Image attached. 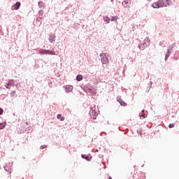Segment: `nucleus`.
Returning a JSON list of instances; mask_svg holds the SVG:
<instances>
[{
    "label": "nucleus",
    "instance_id": "1a4fd4ad",
    "mask_svg": "<svg viewBox=\"0 0 179 179\" xmlns=\"http://www.w3.org/2000/svg\"><path fill=\"white\" fill-rule=\"evenodd\" d=\"M66 93H69L73 90V86L72 85H66L65 87Z\"/></svg>",
    "mask_w": 179,
    "mask_h": 179
},
{
    "label": "nucleus",
    "instance_id": "c756f323",
    "mask_svg": "<svg viewBox=\"0 0 179 179\" xmlns=\"http://www.w3.org/2000/svg\"><path fill=\"white\" fill-rule=\"evenodd\" d=\"M96 92H94V91H92V92H91L92 96H96Z\"/></svg>",
    "mask_w": 179,
    "mask_h": 179
},
{
    "label": "nucleus",
    "instance_id": "f257e3e1",
    "mask_svg": "<svg viewBox=\"0 0 179 179\" xmlns=\"http://www.w3.org/2000/svg\"><path fill=\"white\" fill-rule=\"evenodd\" d=\"M174 3V0H159L157 3L152 4V8L154 9H159V8H163V6H170Z\"/></svg>",
    "mask_w": 179,
    "mask_h": 179
},
{
    "label": "nucleus",
    "instance_id": "72a5a7b5",
    "mask_svg": "<svg viewBox=\"0 0 179 179\" xmlns=\"http://www.w3.org/2000/svg\"><path fill=\"white\" fill-rule=\"evenodd\" d=\"M150 86H152V85H153V83L152 81H150Z\"/></svg>",
    "mask_w": 179,
    "mask_h": 179
},
{
    "label": "nucleus",
    "instance_id": "f3484780",
    "mask_svg": "<svg viewBox=\"0 0 179 179\" xmlns=\"http://www.w3.org/2000/svg\"><path fill=\"white\" fill-rule=\"evenodd\" d=\"M8 85H10V87H15V80H9Z\"/></svg>",
    "mask_w": 179,
    "mask_h": 179
},
{
    "label": "nucleus",
    "instance_id": "393cba45",
    "mask_svg": "<svg viewBox=\"0 0 179 179\" xmlns=\"http://www.w3.org/2000/svg\"><path fill=\"white\" fill-rule=\"evenodd\" d=\"M117 20V17L115 16H112L110 19V22H115Z\"/></svg>",
    "mask_w": 179,
    "mask_h": 179
},
{
    "label": "nucleus",
    "instance_id": "9d476101",
    "mask_svg": "<svg viewBox=\"0 0 179 179\" xmlns=\"http://www.w3.org/2000/svg\"><path fill=\"white\" fill-rule=\"evenodd\" d=\"M38 6L39 9H44V8H45V3H44L43 1H38Z\"/></svg>",
    "mask_w": 179,
    "mask_h": 179
},
{
    "label": "nucleus",
    "instance_id": "58836bf2",
    "mask_svg": "<svg viewBox=\"0 0 179 179\" xmlns=\"http://www.w3.org/2000/svg\"><path fill=\"white\" fill-rule=\"evenodd\" d=\"M108 179H113V178H111V176H110V177L108 178Z\"/></svg>",
    "mask_w": 179,
    "mask_h": 179
},
{
    "label": "nucleus",
    "instance_id": "79ce46f5",
    "mask_svg": "<svg viewBox=\"0 0 179 179\" xmlns=\"http://www.w3.org/2000/svg\"><path fill=\"white\" fill-rule=\"evenodd\" d=\"M148 1H150V0H148Z\"/></svg>",
    "mask_w": 179,
    "mask_h": 179
},
{
    "label": "nucleus",
    "instance_id": "39448f33",
    "mask_svg": "<svg viewBox=\"0 0 179 179\" xmlns=\"http://www.w3.org/2000/svg\"><path fill=\"white\" fill-rule=\"evenodd\" d=\"M89 115L94 120H96L97 115H99V113L96 112V108H91V110L89 112Z\"/></svg>",
    "mask_w": 179,
    "mask_h": 179
},
{
    "label": "nucleus",
    "instance_id": "4468645a",
    "mask_svg": "<svg viewBox=\"0 0 179 179\" xmlns=\"http://www.w3.org/2000/svg\"><path fill=\"white\" fill-rule=\"evenodd\" d=\"M20 5H21V3L20 1L16 2L14 5L15 10H17L19 9V8H20Z\"/></svg>",
    "mask_w": 179,
    "mask_h": 179
},
{
    "label": "nucleus",
    "instance_id": "cd10ccee",
    "mask_svg": "<svg viewBox=\"0 0 179 179\" xmlns=\"http://www.w3.org/2000/svg\"><path fill=\"white\" fill-rule=\"evenodd\" d=\"M6 89H9V87H10V85H9V83L8 82V83L6 84Z\"/></svg>",
    "mask_w": 179,
    "mask_h": 179
},
{
    "label": "nucleus",
    "instance_id": "a878e982",
    "mask_svg": "<svg viewBox=\"0 0 179 179\" xmlns=\"http://www.w3.org/2000/svg\"><path fill=\"white\" fill-rule=\"evenodd\" d=\"M87 91L88 93H90V94H91L92 92H93V89H92V88H88V89L87 90Z\"/></svg>",
    "mask_w": 179,
    "mask_h": 179
},
{
    "label": "nucleus",
    "instance_id": "c9c22d12",
    "mask_svg": "<svg viewBox=\"0 0 179 179\" xmlns=\"http://www.w3.org/2000/svg\"><path fill=\"white\" fill-rule=\"evenodd\" d=\"M141 113H145V110H143L141 111Z\"/></svg>",
    "mask_w": 179,
    "mask_h": 179
},
{
    "label": "nucleus",
    "instance_id": "4be33fe9",
    "mask_svg": "<svg viewBox=\"0 0 179 179\" xmlns=\"http://www.w3.org/2000/svg\"><path fill=\"white\" fill-rule=\"evenodd\" d=\"M139 116L141 118H146V117H148V115H146L145 113H140Z\"/></svg>",
    "mask_w": 179,
    "mask_h": 179
},
{
    "label": "nucleus",
    "instance_id": "bb28decb",
    "mask_svg": "<svg viewBox=\"0 0 179 179\" xmlns=\"http://www.w3.org/2000/svg\"><path fill=\"white\" fill-rule=\"evenodd\" d=\"M169 128H174V124L173 123H171L169 124Z\"/></svg>",
    "mask_w": 179,
    "mask_h": 179
},
{
    "label": "nucleus",
    "instance_id": "f8f14e48",
    "mask_svg": "<svg viewBox=\"0 0 179 179\" xmlns=\"http://www.w3.org/2000/svg\"><path fill=\"white\" fill-rule=\"evenodd\" d=\"M171 54V50H167V52H166V55H165V61H167V59H169V57H170V55Z\"/></svg>",
    "mask_w": 179,
    "mask_h": 179
},
{
    "label": "nucleus",
    "instance_id": "473e14b6",
    "mask_svg": "<svg viewBox=\"0 0 179 179\" xmlns=\"http://www.w3.org/2000/svg\"><path fill=\"white\" fill-rule=\"evenodd\" d=\"M38 19H40L41 20H43L44 19V17H38Z\"/></svg>",
    "mask_w": 179,
    "mask_h": 179
},
{
    "label": "nucleus",
    "instance_id": "423d86ee",
    "mask_svg": "<svg viewBox=\"0 0 179 179\" xmlns=\"http://www.w3.org/2000/svg\"><path fill=\"white\" fill-rule=\"evenodd\" d=\"M21 129H24V130H22V132L23 133L25 132V134H30V132H33V128L30 126L28 127H26L25 129H24V127H22Z\"/></svg>",
    "mask_w": 179,
    "mask_h": 179
},
{
    "label": "nucleus",
    "instance_id": "20e7f679",
    "mask_svg": "<svg viewBox=\"0 0 179 179\" xmlns=\"http://www.w3.org/2000/svg\"><path fill=\"white\" fill-rule=\"evenodd\" d=\"M39 54H41V55H55V52H54V50L42 49L39 50Z\"/></svg>",
    "mask_w": 179,
    "mask_h": 179
},
{
    "label": "nucleus",
    "instance_id": "7c9ffc66",
    "mask_svg": "<svg viewBox=\"0 0 179 179\" xmlns=\"http://www.w3.org/2000/svg\"><path fill=\"white\" fill-rule=\"evenodd\" d=\"M36 22H38L41 24V20L38 19V17L36 18Z\"/></svg>",
    "mask_w": 179,
    "mask_h": 179
},
{
    "label": "nucleus",
    "instance_id": "7ed1b4c3",
    "mask_svg": "<svg viewBox=\"0 0 179 179\" xmlns=\"http://www.w3.org/2000/svg\"><path fill=\"white\" fill-rule=\"evenodd\" d=\"M100 57H101V61L103 65H107L108 64V54L107 53H101Z\"/></svg>",
    "mask_w": 179,
    "mask_h": 179
},
{
    "label": "nucleus",
    "instance_id": "4c0bfd02",
    "mask_svg": "<svg viewBox=\"0 0 179 179\" xmlns=\"http://www.w3.org/2000/svg\"><path fill=\"white\" fill-rule=\"evenodd\" d=\"M2 89H3V88H2V87H0V90H2Z\"/></svg>",
    "mask_w": 179,
    "mask_h": 179
},
{
    "label": "nucleus",
    "instance_id": "ea45409f",
    "mask_svg": "<svg viewBox=\"0 0 179 179\" xmlns=\"http://www.w3.org/2000/svg\"><path fill=\"white\" fill-rule=\"evenodd\" d=\"M133 29H135V27H133Z\"/></svg>",
    "mask_w": 179,
    "mask_h": 179
},
{
    "label": "nucleus",
    "instance_id": "aec40b11",
    "mask_svg": "<svg viewBox=\"0 0 179 179\" xmlns=\"http://www.w3.org/2000/svg\"><path fill=\"white\" fill-rule=\"evenodd\" d=\"M6 127V122L0 123V129H3Z\"/></svg>",
    "mask_w": 179,
    "mask_h": 179
},
{
    "label": "nucleus",
    "instance_id": "dca6fc26",
    "mask_svg": "<svg viewBox=\"0 0 179 179\" xmlns=\"http://www.w3.org/2000/svg\"><path fill=\"white\" fill-rule=\"evenodd\" d=\"M81 157L82 159H85V160H87V162H90V158H89V155H81Z\"/></svg>",
    "mask_w": 179,
    "mask_h": 179
},
{
    "label": "nucleus",
    "instance_id": "0eeeda50",
    "mask_svg": "<svg viewBox=\"0 0 179 179\" xmlns=\"http://www.w3.org/2000/svg\"><path fill=\"white\" fill-rule=\"evenodd\" d=\"M117 101H118V103H120V106L122 107H127V103H125V101L121 99V96L117 98Z\"/></svg>",
    "mask_w": 179,
    "mask_h": 179
},
{
    "label": "nucleus",
    "instance_id": "9b49d317",
    "mask_svg": "<svg viewBox=\"0 0 179 179\" xmlns=\"http://www.w3.org/2000/svg\"><path fill=\"white\" fill-rule=\"evenodd\" d=\"M122 6H124V8H128L129 5V1H128V0H124L122 1Z\"/></svg>",
    "mask_w": 179,
    "mask_h": 179
},
{
    "label": "nucleus",
    "instance_id": "a211bd4d",
    "mask_svg": "<svg viewBox=\"0 0 179 179\" xmlns=\"http://www.w3.org/2000/svg\"><path fill=\"white\" fill-rule=\"evenodd\" d=\"M57 118V120H60V121H65V117H62L61 114H58Z\"/></svg>",
    "mask_w": 179,
    "mask_h": 179
},
{
    "label": "nucleus",
    "instance_id": "b1692460",
    "mask_svg": "<svg viewBox=\"0 0 179 179\" xmlns=\"http://www.w3.org/2000/svg\"><path fill=\"white\" fill-rule=\"evenodd\" d=\"M38 15H39L40 16H43V15H44V10H40L38 13Z\"/></svg>",
    "mask_w": 179,
    "mask_h": 179
},
{
    "label": "nucleus",
    "instance_id": "6e6552de",
    "mask_svg": "<svg viewBox=\"0 0 179 179\" xmlns=\"http://www.w3.org/2000/svg\"><path fill=\"white\" fill-rule=\"evenodd\" d=\"M55 38H56L55 34H50L49 35V42L50 43L55 42Z\"/></svg>",
    "mask_w": 179,
    "mask_h": 179
},
{
    "label": "nucleus",
    "instance_id": "6ab92c4d",
    "mask_svg": "<svg viewBox=\"0 0 179 179\" xmlns=\"http://www.w3.org/2000/svg\"><path fill=\"white\" fill-rule=\"evenodd\" d=\"M110 19L109 18L108 16H103V21L106 22V23H110Z\"/></svg>",
    "mask_w": 179,
    "mask_h": 179
},
{
    "label": "nucleus",
    "instance_id": "2f4dec72",
    "mask_svg": "<svg viewBox=\"0 0 179 179\" xmlns=\"http://www.w3.org/2000/svg\"><path fill=\"white\" fill-rule=\"evenodd\" d=\"M45 148H47V146H45V145H41V149H45Z\"/></svg>",
    "mask_w": 179,
    "mask_h": 179
},
{
    "label": "nucleus",
    "instance_id": "f704fd0d",
    "mask_svg": "<svg viewBox=\"0 0 179 179\" xmlns=\"http://www.w3.org/2000/svg\"><path fill=\"white\" fill-rule=\"evenodd\" d=\"M149 90H150V89H149V90H146V93H149Z\"/></svg>",
    "mask_w": 179,
    "mask_h": 179
},
{
    "label": "nucleus",
    "instance_id": "412c9836",
    "mask_svg": "<svg viewBox=\"0 0 179 179\" xmlns=\"http://www.w3.org/2000/svg\"><path fill=\"white\" fill-rule=\"evenodd\" d=\"M174 47H176V43H172L171 45H169V49H168V50H169L170 51H173V48H174Z\"/></svg>",
    "mask_w": 179,
    "mask_h": 179
},
{
    "label": "nucleus",
    "instance_id": "ddd939ff",
    "mask_svg": "<svg viewBox=\"0 0 179 179\" xmlns=\"http://www.w3.org/2000/svg\"><path fill=\"white\" fill-rule=\"evenodd\" d=\"M82 80H83V76H82L80 74L77 75V76H76V81L77 82H80Z\"/></svg>",
    "mask_w": 179,
    "mask_h": 179
},
{
    "label": "nucleus",
    "instance_id": "5701e85b",
    "mask_svg": "<svg viewBox=\"0 0 179 179\" xmlns=\"http://www.w3.org/2000/svg\"><path fill=\"white\" fill-rule=\"evenodd\" d=\"M10 97H15L16 96V91H13L10 93Z\"/></svg>",
    "mask_w": 179,
    "mask_h": 179
},
{
    "label": "nucleus",
    "instance_id": "2eb2a0df",
    "mask_svg": "<svg viewBox=\"0 0 179 179\" xmlns=\"http://www.w3.org/2000/svg\"><path fill=\"white\" fill-rule=\"evenodd\" d=\"M4 170H6L8 172L10 171V164H6L4 166Z\"/></svg>",
    "mask_w": 179,
    "mask_h": 179
},
{
    "label": "nucleus",
    "instance_id": "c85d7f7f",
    "mask_svg": "<svg viewBox=\"0 0 179 179\" xmlns=\"http://www.w3.org/2000/svg\"><path fill=\"white\" fill-rule=\"evenodd\" d=\"M3 114V109L0 108V115H2Z\"/></svg>",
    "mask_w": 179,
    "mask_h": 179
},
{
    "label": "nucleus",
    "instance_id": "a19ab883",
    "mask_svg": "<svg viewBox=\"0 0 179 179\" xmlns=\"http://www.w3.org/2000/svg\"><path fill=\"white\" fill-rule=\"evenodd\" d=\"M133 29H135V27H133Z\"/></svg>",
    "mask_w": 179,
    "mask_h": 179
},
{
    "label": "nucleus",
    "instance_id": "f03ea898",
    "mask_svg": "<svg viewBox=\"0 0 179 179\" xmlns=\"http://www.w3.org/2000/svg\"><path fill=\"white\" fill-rule=\"evenodd\" d=\"M150 41V40H149V37H146L143 43H138V48L140 50H145V48H146L149 45Z\"/></svg>",
    "mask_w": 179,
    "mask_h": 179
},
{
    "label": "nucleus",
    "instance_id": "e433bc0d",
    "mask_svg": "<svg viewBox=\"0 0 179 179\" xmlns=\"http://www.w3.org/2000/svg\"><path fill=\"white\" fill-rule=\"evenodd\" d=\"M138 134H141V130L137 131Z\"/></svg>",
    "mask_w": 179,
    "mask_h": 179
}]
</instances>
